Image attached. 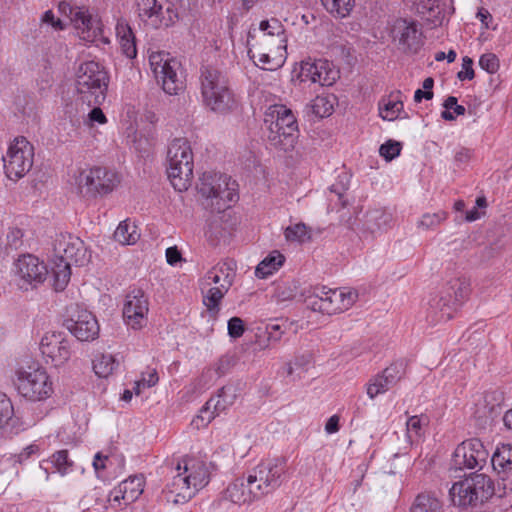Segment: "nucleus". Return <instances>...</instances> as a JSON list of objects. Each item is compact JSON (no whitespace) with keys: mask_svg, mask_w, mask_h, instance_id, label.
Returning a JSON list of instances; mask_svg holds the SVG:
<instances>
[{"mask_svg":"<svg viewBox=\"0 0 512 512\" xmlns=\"http://www.w3.org/2000/svg\"><path fill=\"white\" fill-rule=\"evenodd\" d=\"M34 147L25 138L18 137L14 140L3 156L6 176L14 181L22 178L30 171L33 165Z\"/></svg>","mask_w":512,"mask_h":512,"instance_id":"obj_13","label":"nucleus"},{"mask_svg":"<svg viewBox=\"0 0 512 512\" xmlns=\"http://www.w3.org/2000/svg\"><path fill=\"white\" fill-rule=\"evenodd\" d=\"M320 63H322L321 69H318L317 74H319L320 78L322 79H320L321 81H317L316 83H319L322 86H330L335 80V77L332 76V74L334 73L332 70L328 69L327 61L320 60Z\"/></svg>","mask_w":512,"mask_h":512,"instance_id":"obj_61","label":"nucleus"},{"mask_svg":"<svg viewBox=\"0 0 512 512\" xmlns=\"http://www.w3.org/2000/svg\"><path fill=\"white\" fill-rule=\"evenodd\" d=\"M403 110V103L399 100H388L380 107V115L384 120L396 119Z\"/></svg>","mask_w":512,"mask_h":512,"instance_id":"obj_48","label":"nucleus"},{"mask_svg":"<svg viewBox=\"0 0 512 512\" xmlns=\"http://www.w3.org/2000/svg\"><path fill=\"white\" fill-rule=\"evenodd\" d=\"M268 333V339L273 341H279L284 331L280 324L271 323L266 327Z\"/></svg>","mask_w":512,"mask_h":512,"instance_id":"obj_64","label":"nucleus"},{"mask_svg":"<svg viewBox=\"0 0 512 512\" xmlns=\"http://www.w3.org/2000/svg\"><path fill=\"white\" fill-rule=\"evenodd\" d=\"M488 457L489 452L483 443L479 439L472 438L463 441L456 447L451 465L455 470H481L486 465Z\"/></svg>","mask_w":512,"mask_h":512,"instance_id":"obj_15","label":"nucleus"},{"mask_svg":"<svg viewBox=\"0 0 512 512\" xmlns=\"http://www.w3.org/2000/svg\"><path fill=\"white\" fill-rule=\"evenodd\" d=\"M264 121L268 124L267 138L270 145L283 151L294 148L299 130L296 117L290 109L284 105L270 106Z\"/></svg>","mask_w":512,"mask_h":512,"instance_id":"obj_5","label":"nucleus"},{"mask_svg":"<svg viewBox=\"0 0 512 512\" xmlns=\"http://www.w3.org/2000/svg\"><path fill=\"white\" fill-rule=\"evenodd\" d=\"M326 10L337 18H345L350 15L355 7V0H321Z\"/></svg>","mask_w":512,"mask_h":512,"instance_id":"obj_39","label":"nucleus"},{"mask_svg":"<svg viewBox=\"0 0 512 512\" xmlns=\"http://www.w3.org/2000/svg\"><path fill=\"white\" fill-rule=\"evenodd\" d=\"M358 293L355 290L344 291L332 289L325 300L318 301L317 312L325 314H336L349 309L357 300Z\"/></svg>","mask_w":512,"mask_h":512,"instance_id":"obj_20","label":"nucleus"},{"mask_svg":"<svg viewBox=\"0 0 512 512\" xmlns=\"http://www.w3.org/2000/svg\"><path fill=\"white\" fill-rule=\"evenodd\" d=\"M203 103L213 112L228 114L237 108L238 102L229 80L217 68L203 66L200 74Z\"/></svg>","mask_w":512,"mask_h":512,"instance_id":"obj_2","label":"nucleus"},{"mask_svg":"<svg viewBox=\"0 0 512 512\" xmlns=\"http://www.w3.org/2000/svg\"><path fill=\"white\" fill-rule=\"evenodd\" d=\"M227 273L231 274L232 285L234 280V272L233 268L227 263L218 264L210 269L205 275L204 284L210 286L213 283L219 284V286H221V283H223V278L227 275Z\"/></svg>","mask_w":512,"mask_h":512,"instance_id":"obj_41","label":"nucleus"},{"mask_svg":"<svg viewBox=\"0 0 512 512\" xmlns=\"http://www.w3.org/2000/svg\"><path fill=\"white\" fill-rule=\"evenodd\" d=\"M491 464L495 471L505 472L512 469V445L502 444L497 447L491 457Z\"/></svg>","mask_w":512,"mask_h":512,"instance_id":"obj_34","label":"nucleus"},{"mask_svg":"<svg viewBox=\"0 0 512 512\" xmlns=\"http://www.w3.org/2000/svg\"><path fill=\"white\" fill-rule=\"evenodd\" d=\"M296 295V286L288 283L278 284L275 288L273 297L277 302L292 300Z\"/></svg>","mask_w":512,"mask_h":512,"instance_id":"obj_50","label":"nucleus"},{"mask_svg":"<svg viewBox=\"0 0 512 512\" xmlns=\"http://www.w3.org/2000/svg\"><path fill=\"white\" fill-rule=\"evenodd\" d=\"M404 374L405 364L403 361H397L392 363L381 373L384 379L387 380L388 383H390V385L392 386H395L398 383V381L404 376Z\"/></svg>","mask_w":512,"mask_h":512,"instance_id":"obj_45","label":"nucleus"},{"mask_svg":"<svg viewBox=\"0 0 512 512\" xmlns=\"http://www.w3.org/2000/svg\"><path fill=\"white\" fill-rule=\"evenodd\" d=\"M158 381L159 377L156 369L148 368L146 372L142 373L141 383L143 384V387H153L158 383Z\"/></svg>","mask_w":512,"mask_h":512,"instance_id":"obj_63","label":"nucleus"},{"mask_svg":"<svg viewBox=\"0 0 512 512\" xmlns=\"http://www.w3.org/2000/svg\"><path fill=\"white\" fill-rule=\"evenodd\" d=\"M225 499L238 504H250L261 499L255 483L248 473L246 477H240L231 482L225 490Z\"/></svg>","mask_w":512,"mask_h":512,"instance_id":"obj_19","label":"nucleus"},{"mask_svg":"<svg viewBox=\"0 0 512 512\" xmlns=\"http://www.w3.org/2000/svg\"><path fill=\"white\" fill-rule=\"evenodd\" d=\"M237 186L236 181L225 174L204 172L197 189L206 198L205 207L220 213L238 200Z\"/></svg>","mask_w":512,"mask_h":512,"instance_id":"obj_4","label":"nucleus"},{"mask_svg":"<svg viewBox=\"0 0 512 512\" xmlns=\"http://www.w3.org/2000/svg\"><path fill=\"white\" fill-rule=\"evenodd\" d=\"M14 381L18 393L30 401H42L51 396L52 382L42 368L18 370Z\"/></svg>","mask_w":512,"mask_h":512,"instance_id":"obj_12","label":"nucleus"},{"mask_svg":"<svg viewBox=\"0 0 512 512\" xmlns=\"http://www.w3.org/2000/svg\"><path fill=\"white\" fill-rule=\"evenodd\" d=\"M64 325L79 341H92L99 335L98 321L87 310H78L76 317L71 316Z\"/></svg>","mask_w":512,"mask_h":512,"instance_id":"obj_18","label":"nucleus"},{"mask_svg":"<svg viewBox=\"0 0 512 512\" xmlns=\"http://www.w3.org/2000/svg\"><path fill=\"white\" fill-rule=\"evenodd\" d=\"M181 463L189 477L192 488H195V494H197V492L204 488L210 481V473L207 465L203 461L194 459H183Z\"/></svg>","mask_w":512,"mask_h":512,"instance_id":"obj_24","label":"nucleus"},{"mask_svg":"<svg viewBox=\"0 0 512 512\" xmlns=\"http://www.w3.org/2000/svg\"><path fill=\"white\" fill-rule=\"evenodd\" d=\"M0 428L9 429L10 432L18 433L19 419L14 417V408L11 400L0 392Z\"/></svg>","mask_w":512,"mask_h":512,"instance_id":"obj_30","label":"nucleus"},{"mask_svg":"<svg viewBox=\"0 0 512 512\" xmlns=\"http://www.w3.org/2000/svg\"><path fill=\"white\" fill-rule=\"evenodd\" d=\"M40 350L46 363L59 367L71 358V340L64 332H49L42 337Z\"/></svg>","mask_w":512,"mask_h":512,"instance_id":"obj_16","label":"nucleus"},{"mask_svg":"<svg viewBox=\"0 0 512 512\" xmlns=\"http://www.w3.org/2000/svg\"><path fill=\"white\" fill-rule=\"evenodd\" d=\"M16 283L21 290L28 291L44 283L49 270L44 261L32 254H23L14 262Z\"/></svg>","mask_w":512,"mask_h":512,"instance_id":"obj_14","label":"nucleus"},{"mask_svg":"<svg viewBox=\"0 0 512 512\" xmlns=\"http://www.w3.org/2000/svg\"><path fill=\"white\" fill-rule=\"evenodd\" d=\"M260 30L264 32L260 42L264 45H271V37L276 36V47L277 48H285V37H284V28L281 22L272 18L271 20H263L260 23Z\"/></svg>","mask_w":512,"mask_h":512,"instance_id":"obj_27","label":"nucleus"},{"mask_svg":"<svg viewBox=\"0 0 512 512\" xmlns=\"http://www.w3.org/2000/svg\"><path fill=\"white\" fill-rule=\"evenodd\" d=\"M52 463L61 474H65L72 465L68 458L67 450H60L54 453L52 455Z\"/></svg>","mask_w":512,"mask_h":512,"instance_id":"obj_54","label":"nucleus"},{"mask_svg":"<svg viewBox=\"0 0 512 512\" xmlns=\"http://www.w3.org/2000/svg\"><path fill=\"white\" fill-rule=\"evenodd\" d=\"M330 290L331 289L325 286L315 288L313 294L308 296L306 299L307 306L313 311H317L316 305H319L318 301L325 300V298L328 297Z\"/></svg>","mask_w":512,"mask_h":512,"instance_id":"obj_56","label":"nucleus"},{"mask_svg":"<svg viewBox=\"0 0 512 512\" xmlns=\"http://www.w3.org/2000/svg\"><path fill=\"white\" fill-rule=\"evenodd\" d=\"M118 366V360L111 354H101L93 360L94 372L101 378H107Z\"/></svg>","mask_w":512,"mask_h":512,"instance_id":"obj_38","label":"nucleus"},{"mask_svg":"<svg viewBox=\"0 0 512 512\" xmlns=\"http://www.w3.org/2000/svg\"><path fill=\"white\" fill-rule=\"evenodd\" d=\"M285 237L288 241L304 243L311 239V235L304 223L288 226L285 229Z\"/></svg>","mask_w":512,"mask_h":512,"instance_id":"obj_44","label":"nucleus"},{"mask_svg":"<svg viewBox=\"0 0 512 512\" xmlns=\"http://www.w3.org/2000/svg\"><path fill=\"white\" fill-rule=\"evenodd\" d=\"M470 281L465 276L448 280L441 290L429 300V313L435 321H447L468 299Z\"/></svg>","mask_w":512,"mask_h":512,"instance_id":"obj_3","label":"nucleus"},{"mask_svg":"<svg viewBox=\"0 0 512 512\" xmlns=\"http://www.w3.org/2000/svg\"><path fill=\"white\" fill-rule=\"evenodd\" d=\"M479 66L486 72L493 74L499 69V59L494 53H485L479 59Z\"/></svg>","mask_w":512,"mask_h":512,"instance_id":"obj_55","label":"nucleus"},{"mask_svg":"<svg viewBox=\"0 0 512 512\" xmlns=\"http://www.w3.org/2000/svg\"><path fill=\"white\" fill-rule=\"evenodd\" d=\"M176 475L173 476L171 482L167 485L168 492L174 494L172 502L174 504H185L189 502L196 494L195 488H192L185 469L181 462L176 466Z\"/></svg>","mask_w":512,"mask_h":512,"instance_id":"obj_22","label":"nucleus"},{"mask_svg":"<svg viewBox=\"0 0 512 512\" xmlns=\"http://www.w3.org/2000/svg\"><path fill=\"white\" fill-rule=\"evenodd\" d=\"M7 247L18 249L23 243V232L19 228H11L7 233Z\"/></svg>","mask_w":512,"mask_h":512,"instance_id":"obj_59","label":"nucleus"},{"mask_svg":"<svg viewBox=\"0 0 512 512\" xmlns=\"http://www.w3.org/2000/svg\"><path fill=\"white\" fill-rule=\"evenodd\" d=\"M140 238V233L134 222L129 219L121 221L114 232L115 241L122 245H133Z\"/></svg>","mask_w":512,"mask_h":512,"instance_id":"obj_33","label":"nucleus"},{"mask_svg":"<svg viewBox=\"0 0 512 512\" xmlns=\"http://www.w3.org/2000/svg\"><path fill=\"white\" fill-rule=\"evenodd\" d=\"M157 15L161 19L162 17L164 19L171 17V26H173L179 20V14L175 9L174 4L168 0H162V3H160V9H157Z\"/></svg>","mask_w":512,"mask_h":512,"instance_id":"obj_53","label":"nucleus"},{"mask_svg":"<svg viewBox=\"0 0 512 512\" xmlns=\"http://www.w3.org/2000/svg\"><path fill=\"white\" fill-rule=\"evenodd\" d=\"M392 221L391 213L385 209H373L366 214V226L367 229L374 233L377 230H381L388 226Z\"/></svg>","mask_w":512,"mask_h":512,"instance_id":"obj_36","label":"nucleus"},{"mask_svg":"<svg viewBox=\"0 0 512 512\" xmlns=\"http://www.w3.org/2000/svg\"><path fill=\"white\" fill-rule=\"evenodd\" d=\"M93 108L87 115L85 123L92 126L94 123L104 124L107 122V118L103 111L99 108V105H92Z\"/></svg>","mask_w":512,"mask_h":512,"instance_id":"obj_60","label":"nucleus"},{"mask_svg":"<svg viewBox=\"0 0 512 512\" xmlns=\"http://www.w3.org/2000/svg\"><path fill=\"white\" fill-rule=\"evenodd\" d=\"M410 512H443L442 503L431 493L419 494Z\"/></svg>","mask_w":512,"mask_h":512,"instance_id":"obj_35","label":"nucleus"},{"mask_svg":"<svg viewBox=\"0 0 512 512\" xmlns=\"http://www.w3.org/2000/svg\"><path fill=\"white\" fill-rule=\"evenodd\" d=\"M268 45L262 44V42L257 43V45L253 48L248 49V55L250 59L255 60L258 59V63L255 62V64L259 67H261L264 70H275L279 68L282 65L281 60H276L275 58H272L269 54V52H266V47ZM271 47L276 46V43H271Z\"/></svg>","mask_w":512,"mask_h":512,"instance_id":"obj_29","label":"nucleus"},{"mask_svg":"<svg viewBox=\"0 0 512 512\" xmlns=\"http://www.w3.org/2000/svg\"><path fill=\"white\" fill-rule=\"evenodd\" d=\"M287 465L283 458H275L259 463L249 471L260 497L278 489L286 478Z\"/></svg>","mask_w":512,"mask_h":512,"instance_id":"obj_11","label":"nucleus"},{"mask_svg":"<svg viewBox=\"0 0 512 512\" xmlns=\"http://www.w3.org/2000/svg\"><path fill=\"white\" fill-rule=\"evenodd\" d=\"M149 63L158 83L169 95H177L185 88L181 62L165 51L152 52Z\"/></svg>","mask_w":512,"mask_h":512,"instance_id":"obj_9","label":"nucleus"},{"mask_svg":"<svg viewBox=\"0 0 512 512\" xmlns=\"http://www.w3.org/2000/svg\"><path fill=\"white\" fill-rule=\"evenodd\" d=\"M245 332L244 321L239 317H232L228 321V335L231 338L237 339Z\"/></svg>","mask_w":512,"mask_h":512,"instance_id":"obj_57","label":"nucleus"},{"mask_svg":"<svg viewBox=\"0 0 512 512\" xmlns=\"http://www.w3.org/2000/svg\"><path fill=\"white\" fill-rule=\"evenodd\" d=\"M395 37L399 40V45L406 53L415 54L419 51L422 42V33L418 30V26L414 21L409 22L406 19L396 21L393 30Z\"/></svg>","mask_w":512,"mask_h":512,"instance_id":"obj_21","label":"nucleus"},{"mask_svg":"<svg viewBox=\"0 0 512 512\" xmlns=\"http://www.w3.org/2000/svg\"><path fill=\"white\" fill-rule=\"evenodd\" d=\"M144 490V478L142 476H131L118 485V492L126 503L136 501Z\"/></svg>","mask_w":512,"mask_h":512,"instance_id":"obj_28","label":"nucleus"},{"mask_svg":"<svg viewBox=\"0 0 512 512\" xmlns=\"http://www.w3.org/2000/svg\"><path fill=\"white\" fill-rule=\"evenodd\" d=\"M160 3H162V0H136L137 12L141 21L154 29L171 27V17L167 19L162 17L161 19L157 15V9H160Z\"/></svg>","mask_w":512,"mask_h":512,"instance_id":"obj_23","label":"nucleus"},{"mask_svg":"<svg viewBox=\"0 0 512 512\" xmlns=\"http://www.w3.org/2000/svg\"><path fill=\"white\" fill-rule=\"evenodd\" d=\"M149 303L141 289H133L127 296L123 307V318L128 327L138 330L147 325Z\"/></svg>","mask_w":512,"mask_h":512,"instance_id":"obj_17","label":"nucleus"},{"mask_svg":"<svg viewBox=\"0 0 512 512\" xmlns=\"http://www.w3.org/2000/svg\"><path fill=\"white\" fill-rule=\"evenodd\" d=\"M475 76L474 70H473V60L465 56L462 59V70L458 72L457 78L461 81L464 80H472Z\"/></svg>","mask_w":512,"mask_h":512,"instance_id":"obj_58","label":"nucleus"},{"mask_svg":"<svg viewBox=\"0 0 512 512\" xmlns=\"http://www.w3.org/2000/svg\"><path fill=\"white\" fill-rule=\"evenodd\" d=\"M115 29L123 54L130 59L135 58L137 55L136 42L130 25L126 20L120 19Z\"/></svg>","mask_w":512,"mask_h":512,"instance_id":"obj_25","label":"nucleus"},{"mask_svg":"<svg viewBox=\"0 0 512 512\" xmlns=\"http://www.w3.org/2000/svg\"><path fill=\"white\" fill-rule=\"evenodd\" d=\"M415 6L420 14L433 13L439 8V0H415Z\"/></svg>","mask_w":512,"mask_h":512,"instance_id":"obj_62","label":"nucleus"},{"mask_svg":"<svg viewBox=\"0 0 512 512\" xmlns=\"http://www.w3.org/2000/svg\"><path fill=\"white\" fill-rule=\"evenodd\" d=\"M341 178L340 183L333 184L329 188V209L331 211H338L340 208H345L348 200L345 196V192L348 189L349 177L346 173L343 176H339Z\"/></svg>","mask_w":512,"mask_h":512,"instance_id":"obj_31","label":"nucleus"},{"mask_svg":"<svg viewBox=\"0 0 512 512\" xmlns=\"http://www.w3.org/2000/svg\"><path fill=\"white\" fill-rule=\"evenodd\" d=\"M401 152V144L397 141L388 140L379 148L380 155L387 161H391Z\"/></svg>","mask_w":512,"mask_h":512,"instance_id":"obj_51","label":"nucleus"},{"mask_svg":"<svg viewBox=\"0 0 512 512\" xmlns=\"http://www.w3.org/2000/svg\"><path fill=\"white\" fill-rule=\"evenodd\" d=\"M447 218V213L444 211H438L436 213H425L418 221V227L428 230L434 229L440 225Z\"/></svg>","mask_w":512,"mask_h":512,"instance_id":"obj_47","label":"nucleus"},{"mask_svg":"<svg viewBox=\"0 0 512 512\" xmlns=\"http://www.w3.org/2000/svg\"><path fill=\"white\" fill-rule=\"evenodd\" d=\"M429 422V419L426 415H414L407 419L406 421V430L407 437L410 443L418 441L423 435V427L426 426Z\"/></svg>","mask_w":512,"mask_h":512,"instance_id":"obj_40","label":"nucleus"},{"mask_svg":"<svg viewBox=\"0 0 512 512\" xmlns=\"http://www.w3.org/2000/svg\"><path fill=\"white\" fill-rule=\"evenodd\" d=\"M234 389L232 387H222L219 390V393L214 398V402L212 403V408L218 415L220 412L224 411L228 406L232 405L235 399Z\"/></svg>","mask_w":512,"mask_h":512,"instance_id":"obj_43","label":"nucleus"},{"mask_svg":"<svg viewBox=\"0 0 512 512\" xmlns=\"http://www.w3.org/2000/svg\"><path fill=\"white\" fill-rule=\"evenodd\" d=\"M230 287L231 274L227 273L223 278L221 286L209 288L207 293L203 296V303L211 315L215 316L218 313L219 304Z\"/></svg>","mask_w":512,"mask_h":512,"instance_id":"obj_26","label":"nucleus"},{"mask_svg":"<svg viewBox=\"0 0 512 512\" xmlns=\"http://www.w3.org/2000/svg\"><path fill=\"white\" fill-rule=\"evenodd\" d=\"M108 84V73L99 63L88 61L80 65L76 88L83 102L89 106L101 105L106 99Z\"/></svg>","mask_w":512,"mask_h":512,"instance_id":"obj_7","label":"nucleus"},{"mask_svg":"<svg viewBox=\"0 0 512 512\" xmlns=\"http://www.w3.org/2000/svg\"><path fill=\"white\" fill-rule=\"evenodd\" d=\"M391 387L393 386L390 385V383H388L381 374H378L367 384V395L369 398L374 399L379 394L385 393Z\"/></svg>","mask_w":512,"mask_h":512,"instance_id":"obj_46","label":"nucleus"},{"mask_svg":"<svg viewBox=\"0 0 512 512\" xmlns=\"http://www.w3.org/2000/svg\"><path fill=\"white\" fill-rule=\"evenodd\" d=\"M321 65L320 60L311 61L309 59L302 61L298 77L302 82L311 81L312 83H316L317 81H321L319 74H317L318 69H321Z\"/></svg>","mask_w":512,"mask_h":512,"instance_id":"obj_42","label":"nucleus"},{"mask_svg":"<svg viewBox=\"0 0 512 512\" xmlns=\"http://www.w3.org/2000/svg\"><path fill=\"white\" fill-rule=\"evenodd\" d=\"M54 250L60 256L51 268L52 285L55 291H63L70 281L71 264L83 266L90 255L84 242L72 234H61L55 241Z\"/></svg>","mask_w":512,"mask_h":512,"instance_id":"obj_1","label":"nucleus"},{"mask_svg":"<svg viewBox=\"0 0 512 512\" xmlns=\"http://www.w3.org/2000/svg\"><path fill=\"white\" fill-rule=\"evenodd\" d=\"M313 113L318 117H326L332 113L333 105L325 97L317 96L312 102Z\"/></svg>","mask_w":512,"mask_h":512,"instance_id":"obj_49","label":"nucleus"},{"mask_svg":"<svg viewBox=\"0 0 512 512\" xmlns=\"http://www.w3.org/2000/svg\"><path fill=\"white\" fill-rule=\"evenodd\" d=\"M79 194L95 196L110 193L119 183L117 174L104 167H94L81 170L75 177Z\"/></svg>","mask_w":512,"mask_h":512,"instance_id":"obj_10","label":"nucleus"},{"mask_svg":"<svg viewBox=\"0 0 512 512\" xmlns=\"http://www.w3.org/2000/svg\"><path fill=\"white\" fill-rule=\"evenodd\" d=\"M454 505L476 507L494 495V484L485 474L473 473L453 484L449 490Z\"/></svg>","mask_w":512,"mask_h":512,"instance_id":"obj_8","label":"nucleus"},{"mask_svg":"<svg viewBox=\"0 0 512 512\" xmlns=\"http://www.w3.org/2000/svg\"><path fill=\"white\" fill-rule=\"evenodd\" d=\"M284 261L285 257L279 251H273L257 265L255 275L260 279H265L277 271Z\"/></svg>","mask_w":512,"mask_h":512,"instance_id":"obj_32","label":"nucleus"},{"mask_svg":"<svg viewBox=\"0 0 512 512\" xmlns=\"http://www.w3.org/2000/svg\"><path fill=\"white\" fill-rule=\"evenodd\" d=\"M167 163V175L174 189L187 190L193 176V153L187 139L176 138L170 143Z\"/></svg>","mask_w":512,"mask_h":512,"instance_id":"obj_6","label":"nucleus"},{"mask_svg":"<svg viewBox=\"0 0 512 512\" xmlns=\"http://www.w3.org/2000/svg\"><path fill=\"white\" fill-rule=\"evenodd\" d=\"M63 7L69 9V19L77 29L89 31L93 28L94 20L87 9L73 7L71 5H65Z\"/></svg>","mask_w":512,"mask_h":512,"instance_id":"obj_37","label":"nucleus"},{"mask_svg":"<svg viewBox=\"0 0 512 512\" xmlns=\"http://www.w3.org/2000/svg\"><path fill=\"white\" fill-rule=\"evenodd\" d=\"M214 402V398H210L205 406L200 410L199 415L193 420V423L199 427V421L202 422L203 426L208 425L216 416V412L212 409V403Z\"/></svg>","mask_w":512,"mask_h":512,"instance_id":"obj_52","label":"nucleus"}]
</instances>
